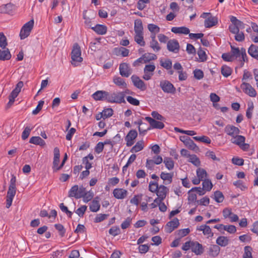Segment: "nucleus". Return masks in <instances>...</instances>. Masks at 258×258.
I'll use <instances>...</instances> for the list:
<instances>
[{"mask_svg":"<svg viewBox=\"0 0 258 258\" xmlns=\"http://www.w3.org/2000/svg\"><path fill=\"white\" fill-rule=\"evenodd\" d=\"M72 64L77 66L79 63L83 61L81 57V48L78 43H75L71 53Z\"/></svg>","mask_w":258,"mask_h":258,"instance_id":"obj_1","label":"nucleus"},{"mask_svg":"<svg viewBox=\"0 0 258 258\" xmlns=\"http://www.w3.org/2000/svg\"><path fill=\"white\" fill-rule=\"evenodd\" d=\"M128 90H126L124 92H118L117 93H109L108 92V95L106 97V101L110 103H120L125 102L124 100V93H127Z\"/></svg>","mask_w":258,"mask_h":258,"instance_id":"obj_2","label":"nucleus"},{"mask_svg":"<svg viewBox=\"0 0 258 258\" xmlns=\"http://www.w3.org/2000/svg\"><path fill=\"white\" fill-rule=\"evenodd\" d=\"M85 188L83 186L79 187L78 185H75L72 187L69 191V197H74L77 199L81 198L85 194Z\"/></svg>","mask_w":258,"mask_h":258,"instance_id":"obj_3","label":"nucleus"},{"mask_svg":"<svg viewBox=\"0 0 258 258\" xmlns=\"http://www.w3.org/2000/svg\"><path fill=\"white\" fill-rule=\"evenodd\" d=\"M34 23L33 19H32L24 25L20 33V37L21 39L26 38L30 35L33 29Z\"/></svg>","mask_w":258,"mask_h":258,"instance_id":"obj_4","label":"nucleus"},{"mask_svg":"<svg viewBox=\"0 0 258 258\" xmlns=\"http://www.w3.org/2000/svg\"><path fill=\"white\" fill-rule=\"evenodd\" d=\"M240 88L243 92L249 96L251 97H255L256 96V91L252 86L245 82L243 83L240 85Z\"/></svg>","mask_w":258,"mask_h":258,"instance_id":"obj_5","label":"nucleus"},{"mask_svg":"<svg viewBox=\"0 0 258 258\" xmlns=\"http://www.w3.org/2000/svg\"><path fill=\"white\" fill-rule=\"evenodd\" d=\"M160 86L165 93L174 94L175 92V88L168 81H161L160 83Z\"/></svg>","mask_w":258,"mask_h":258,"instance_id":"obj_6","label":"nucleus"},{"mask_svg":"<svg viewBox=\"0 0 258 258\" xmlns=\"http://www.w3.org/2000/svg\"><path fill=\"white\" fill-rule=\"evenodd\" d=\"M131 80L133 85L137 88L142 91H144L146 90V85L139 77L136 75H133L131 77Z\"/></svg>","mask_w":258,"mask_h":258,"instance_id":"obj_7","label":"nucleus"},{"mask_svg":"<svg viewBox=\"0 0 258 258\" xmlns=\"http://www.w3.org/2000/svg\"><path fill=\"white\" fill-rule=\"evenodd\" d=\"M214 228L218 229L221 233H224V231H226L230 234H233L236 231V228L232 225H224L223 224H218L214 226Z\"/></svg>","mask_w":258,"mask_h":258,"instance_id":"obj_8","label":"nucleus"},{"mask_svg":"<svg viewBox=\"0 0 258 258\" xmlns=\"http://www.w3.org/2000/svg\"><path fill=\"white\" fill-rule=\"evenodd\" d=\"M180 140L183 142L186 147L188 149L197 151L199 150L198 147L194 141L187 136H182L180 138Z\"/></svg>","mask_w":258,"mask_h":258,"instance_id":"obj_9","label":"nucleus"},{"mask_svg":"<svg viewBox=\"0 0 258 258\" xmlns=\"http://www.w3.org/2000/svg\"><path fill=\"white\" fill-rule=\"evenodd\" d=\"M197 230L202 231L203 234L206 236L207 238L213 237L214 233L209 226L207 224L202 225L197 227Z\"/></svg>","mask_w":258,"mask_h":258,"instance_id":"obj_10","label":"nucleus"},{"mask_svg":"<svg viewBox=\"0 0 258 258\" xmlns=\"http://www.w3.org/2000/svg\"><path fill=\"white\" fill-rule=\"evenodd\" d=\"M167 47L169 51L177 53L179 50V44L176 39H171L167 42Z\"/></svg>","mask_w":258,"mask_h":258,"instance_id":"obj_11","label":"nucleus"},{"mask_svg":"<svg viewBox=\"0 0 258 258\" xmlns=\"http://www.w3.org/2000/svg\"><path fill=\"white\" fill-rule=\"evenodd\" d=\"M145 119L149 123L151 127L153 128L162 129L164 127L163 122L156 120L151 117H146Z\"/></svg>","mask_w":258,"mask_h":258,"instance_id":"obj_12","label":"nucleus"},{"mask_svg":"<svg viewBox=\"0 0 258 258\" xmlns=\"http://www.w3.org/2000/svg\"><path fill=\"white\" fill-rule=\"evenodd\" d=\"M156 59L157 56L155 54L151 53H146L143 55L142 57L137 59L135 63H147L150 61L151 60H155Z\"/></svg>","mask_w":258,"mask_h":258,"instance_id":"obj_13","label":"nucleus"},{"mask_svg":"<svg viewBox=\"0 0 258 258\" xmlns=\"http://www.w3.org/2000/svg\"><path fill=\"white\" fill-rule=\"evenodd\" d=\"M179 224L177 218H174L172 221L168 222L165 226V231L167 233L172 232L175 228H177Z\"/></svg>","mask_w":258,"mask_h":258,"instance_id":"obj_14","label":"nucleus"},{"mask_svg":"<svg viewBox=\"0 0 258 258\" xmlns=\"http://www.w3.org/2000/svg\"><path fill=\"white\" fill-rule=\"evenodd\" d=\"M224 131L228 135L232 137L238 135L240 133V130L238 127L230 124L225 126Z\"/></svg>","mask_w":258,"mask_h":258,"instance_id":"obj_15","label":"nucleus"},{"mask_svg":"<svg viewBox=\"0 0 258 258\" xmlns=\"http://www.w3.org/2000/svg\"><path fill=\"white\" fill-rule=\"evenodd\" d=\"M191 249L192 252H194L196 255H201L204 251L202 244L198 242H192L191 243Z\"/></svg>","mask_w":258,"mask_h":258,"instance_id":"obj_16","label":"nucleus"},{"mask_svg":"<svg viewBox=\"0 0 258 258\" xmlns=\"http://www.w3.org/2000/svg\"><path fill=\"white\" fill-rule=\"evenodd\" d=\"M220 251V248L218 245L212 244L209 246L207 253L210 256L215 257L219 255Z\"/></svg>","mask_w":258,"mask_h":258,"instance_id":"obj_17","label":"nucleus"},{"mask_svg":"<svg viewBox=\"0 0 258 258\" xmlns=\"http://www.w3.org/2000/svg\"><path fill=\"white\" fill-rule=\"evenodd\" d=\"M108 92L105 91H97L92 95V97L95 100H106Z\"/></svg>","mask_w":258,"mask_h":258,"instance_id":"obj_18","label":"nucleus"},{"mask_svg":"<svg viewBox=\"0 0 258 258\" xmlns=\"http://www.w3.org/2000/svg\"><path fill=\"white\" fill-rule=\"evenodd\" d=\"M168 192V189L167 187L163 185H160L156 191V195L158 197L161 198V200H164L166 198Z\"/></svg>","mask_w":258,"mask_h":258,"instance_id":"obj_19","label":"nucleus"},{"mask_svg":"<svg viewBox=\"0 0 258 258\" xmlns=\"http://www.w3.org/2000/svg\"><path fill=\"white\" fill-rule=\"evenodd\" d=\"M128 52V50L123 47H115L113 50V54L117 56H126Z\"/></svg>","mask_w":258,"mask_h":258,"instance_id":"obj_20","label":"nucleus"},{"mask_svg":"<svg viewBox=\"0 0 258 258\" xmlns=\"http://www.w3.org/2000/svg\"><path fill=\"white\" fill-rule=\"evenodd\" d=\"M119 73L123 77L127 78L129 76V67L126 63H121L119 65Z\"/></svg>","mask_w":258,"mask_h":258,"instance_id":"obj_21","label":"nucleus"},{"mask_svg":"<svg viewBox=\"0 0 258 258\" xmlns=\"http://www.w3.org/2000/svg\"><path fill=\"white\" fill-rule=\"evenodd\" d=\"M173 176V173H166L162 172L160 174V177L164 181L165 184H168L172 182Z\"/></svg>","mask_w":258,"mask_h":258,"instance_id":"obj_22","label":"nucleus"},{"mask_svg":"<svg viewBox=\"0 0 258 258\" xmlns=\"http://www.w3.org/2000/svg\"><path fill=\"white\" fill-rule=\"evenodd\" d=\"M91 29L99 35H104L107 32V27L104 25L97 24Z\"/></svg>","mask_w":258,"mask_h":258,"instance_id":"obj_23","label":"nucleus"},{"mask_svg":"<svg viewBox=\"0 0 258 258\" xmlns=\"http://www.w3.org/2000/svg\"><path fill=\"white\" fill-rule=\"evenodd\" d=\"M230 242L229 239L225 236H219L216 241V244L219 246L225 247L227 246Z\"/></svg>","mask_w":258,"mask_h":258,"instance_id":"obj_24","label":"nucleus"},{"mask_svg":"<svg viewBox=\"0 0 258 258\" xmlns=\"http://www.w3.org/2000/svg\"><path fill=\"white\" fill-rule=\"evenodd\" d=\"M14 5L11 3L3 5L0 6V13L11 14L13 12Z\"/></svg>","mask_w":258,"mask_h":258,"instance_id":"obj_25","label":"nucleus"},{"mask_svg":"<svg viewBox=\"0 0 258 258\" xmlns=\"http://www.w3.org/2000/svg\"><path fill=\"white\" fill-rule=\"evenodd\" d=\"M217 23L218 20L216 17L210 16L205 20L204 25L206 28H210L215 26Z\"/></svg>","mask_w":258,"mask_h":258,"instance_id":"obj_26","label":"nucleus"},{"mask_svg":"<svg viewBox=\"0 0 258 258\" xmlns=\"http://www.w3.org/2000/svg\"><path fill=\"white\" fill-rule=\"evenodd\" d=\"M114 197L118 199H123L127 195V191L122 188H116L113 192Z\"/></svg>","mask_w":258,"mask_h":258,"instance_id":"obj_27","label":"nucleus"},{"mask_svg":"<svg viewBox=\"0 0 258 258\" xmlns=\"http://www.w3.org/2000/svg\"><path fill=\"white\" fill-rule=\"evenodd\" d=\"M171 32L175 34H187L189 33V29L185 27H174L171 28Z\"/></svg>","mask_w":258,"mask_h":258,"instance_id":"obj_28","label":"nucleus"},{"mask_svg":"<svg viewBox=\"0 0 258 258\" xmlns=\"http://www.w3.org/2000/svg\"><path fill=\"white\" fill-rule=\"evenodd\" d=\"M248 53L252 57L258 60V46L251 44L248 50Z\"/></svg>","mask_w":258,"mask_h":258,"instance_id":"obj_29","label":"nucleus"},{"mask_svg":"<svg viewBox=\"0 0 258 258\" xmlns=\"http://www.w3.org/2000/svg\"><path fill=\"white\" fill-rule=\"evenodd\" d=\"M245 138L244 136L237 135L232 138L231 142V143L239 146L241 144H242V143L245 142Z\"/></svg>","mask_w":258,"mask_h":258,"instance_id":"obj_30","label":"nucleus"},{"mask_svg":"<svg viewBox=\"0 0 258 258\" xmlns=\"http://www.w3.org/2000/svg\"><path fill=\"white\" fill-rule=\"evenodd\" d=\"M144 148V142L143 140L138 141L130 150V152L137 153L142 150Z\"/></svg>","mask_w":258,"mask_h":258,"instance_id":"obj_31","label":"nucleus"},{"mask_svg":"<svg viewBox=\"0 0 258 258\" xmlns=\"http://www.w3.org/2000/svg\"><path fill=\"white\" fill-rule=\"evenodd\" d=\"M11 58V54L8 48L5 50L0 49V60H9Z\"/></svg>","mask_w":258,"mask_h":258,"instance_id":"obj_32","label":"nucleus"},{"mask_svg":"<svg viewBox=\"0 0 258 258\" xmlns=\"http://www.w3.org/2000/svg\"><path fill=\"white\" fill-rule=\"evenodd\" d=\"M113 83L120 88H126L127 84L123 79L118 76H114L113 79Z\"/></svg>","mask_w":258,"mask_h":258,"instance_id":"obj_33","label":"nucleus"},{"mask_svg":"<svg viewBox=\"0 0 258 258\" xmlns=\"http://www.w3.org/2000/svg\"><path fill=\"white\" fill-rule=\"evenodd\" d=\"M134 30L135 33H143V27L141 20L137 19L135 20Z\"/></svg>","mask_w":258,"mask_h":258,"instance_id":"obj_34","label":"nucleus"},{"mask_svg":"<svg viewBox=\"0 0 258 258\" xmlns=\"http://www.w3.org/2000/svg\"><path fill=\"white\" fill-rule=\"evenodd\" d=\"M29 143L35 145L44 146L45 144V141L39 137H32L30 138Z\"/></svg>","mask_w":258,"mask_h":258,"instance_id":"obj_35","label":"nucleus"},{"mask_svg":"<svg viewBox=\"0 0 258 258\" xmlns=\"http://www.w3.org/2000/svg\"><path fill=\"white\" fill-rule=\"evenodd\" d=\"M135 41L140 46H144L145 45V42L144 40L143 33H135Z\"/></svg>","mask_w":258,"mask_h":258,"instance_id":"obj_36","label":"nucleus"},{"mask_svg":"<svg viewBox=\"0 0 258 258\" xmlns=\"http://www.w3.org/2000/svg\"><path fill=\"white\" fill-rule=\"evenodd\" d=\"M197 175L202 181H203L206 179V178L207 176V173L204 169L199 168L197 170Z\"/></svg>","mask_w":258,"mask_h":258,"instance_id":"obj_37","label":"nucleus"},{"mask_svg":"<svg viewBox=\"0 0 258 258\" xmlns=\"http://www.w3.org/2000/svg\"><path fill=\"white\" fill-rule=\"evenodd\" d=\"M100 207V205L99 201H98L96 200H93V201L91 202V203L89 206L90 211L93 212H97L99 210Z\"/></svg>","mask_w":258,"mask_h":258,"instance_id":"obj_38","label":"nucleus"},{"mask_svg":"<svg viewBox=\"0 0 258 258\" xmlns=\"http://www.w3.org/2000/svg\"><path fill=\"white\" fill-rule=\"evenodd\" d=\"M163 162L165 164L166 167L168 170H172L174 168V162L171 158H164Z\"/></svg>","mask_w":258,"mask_h":258,"instance_id":"obj_39","label":"nucleus"},{"mask_svg":"<svg viewBox=\"0 0 258 258\" xmlns=\"http://www.w3.org/2000/svg\"><path fill=\"white\" fill-rule=\"evenodd\" d=\"M232 55L234 58L236 59L238 57H240L241 55V48L240 49L238 47H234V46L231 45V51Z\"/></svg>","mask_w":258,"mask_h":258,"instance_id":"obj_40","label":"nucleus"},{"mask_svg":"<svg viewBox=\"0 0 258 258\" xmlns=\"http://www.w3.org/2000/svg\"><path fill=\"white\" fill-rule=\"evenodd\" d=\"M203 189L207 191H210L213 187V184L211 180L208 179H205L203 181Z\"/></svg>","mask_w":258,"mask_h":258,"instance_id":"obj_41","label":"nucleus"},{"mask_svg":"<svg viewBox=\"0 0 258 258\" xmlns=\"http://www.w3.org/2000/svg\"><path fill=\"white\" fill-rule=\"evenodd\" d=\"M232 73V69L227 66H223L221 68V74L225 77H228Z\"/></svg>","mask_w":258,"mask_h":258,"instance_id":"obj_42","label":"nucleus"},{"mask_svg":"<svg viewBox=\"0 0 258 258\" xmlns=\"http://www.w3.org/2000/svg\"><path fill=\"white\" fill-rule=\"evenodd\" d=\"M93 196V193L91 191H87L85 188V194L82 198H83V201L85 203H88L92 199Z\"/></svg>","mask_w":258,"mask_h":258,"instance_id":"obj_43","label":"nucleus"},{"mask_svg":"<svg viewBox=\"0 0 258 258\" xmlns=\"http://www.w3.org/2000/svg\"><path fill=\"white\" fill-rule=\"evenodd\" d=\"M188 161L192 163L196 166H199L200 165V160L196 155H190L188 157Z\"/></svg>","mask_w":258,"mask_h":258,"instance_id":"obj_44","label":"nucleus"},{"mask_svg":"<svg viewBox=\"0 0 258 258\" xmlns=\"http://www.w3.org/2000/svg\"><path fill=\"white\" fill-rule=\"evenodd\" d=\"M214 199L217 203H221L223 201L224 197L223 194L217 190L214 192Z\"/></svg>","mask_w":258,"mask_h":258,"instance_id":"obj_45","label":"nucleus"},{"mask_svg":"<svg viewBox=\"0 0 258 258\" xmlns=\"http://www.w3.org/2000/svg\"><path fill=\"white\" fill-rule=\"evenodd\" d=\"M243 258H252V248L250 246H245L244 248Z\"/></svg>","mask_w":258,"mask_h":258,"instance_id":"obj_46","label":"nucleus"},{"mask_svg":"<svg viewBox=\"0 0 258 258\" xmlns=\"http://www.w3.org/2000/svg\"><path fill=\"white\" fill-rule=\"evenodd\" d=\"M160 64L165 69L167 70H169L172 67V61L169 59H167L165 60H161Z\"/></svg>","mask_w":258,"mask_h":258,"instance_id":"obj_47","label":"nucleus"},{"mask_svg":"<svg viewBox=\"0 0 258 258\" xmlns=\"http://www.w3.org/2000/svg\"><path fill=\"white\" fill-rule=\"evenodd\" d=\"M55 229L59 232V234L61 237H63L66 233V229L63 226L60 224H56L54 225Z\"/></svg>","mask_w":258,"mask_h":258,"instance_id":"obj_48","label":"nucleus"},{"mask_svg":"<svg viewBox=\"0 0 258 258\" xmlns=\"http://www.w3.org/2000/svg\"><path fill=\"white\" fill-rule=\"evenodd\" d=\"M193 138L196 141H200L207 144H210L211 142V139L209 137L205 136H203L202 137H194Z\"/></svg>","mask_w":258,"mask_h":258,"instance_id":"obj_49","label":"nucleus"},{"mask_svg":"<svg viewBox=\"0 0 258 258\" xmlns=\"http://www.w3.org/2000/svg\"><path fill=\"white\" fill-rule=\"evenodd\" d=\"M197 54L199 57L200 61L203 62L207 60V55L206 52L202 49H199L198 50Z\"/></svg>","mask_w":258,"mask_h":258,"instance_id":"obj_50","label":"nucleus"},{"mask_svg":"<svg viewBox=\"0 0 258 258\" xmlns=\"http://www.w3.org/2000/svg\"><path fill=\"white\" fill-rule=\"evenodd\" d=\"M8 45L7 38L3 33H0V47L5 48Z\"/></svg>","mask_w":258,"mask_h":258,"instance_id":"obj_51","label":"nucleus"},{"mask_svg":"<svg viewBox=\"0 0 258 258\" xmlns=\"http://www.w3.org/2000/svg\"><path fill=\"white\" fill-rule=\"evenodd\" d=\"M150 46L155 52H158L161 49V47L157 40L151 41L150 42Z\"/></svg>","mask_w":258,"mask_h":258,"instance_id":"obj_52","label":"nucleus"},{"mask_svg":"<svg viewBox=\"0 0 258 258\" xmlns=\"http://www.w3.org/2000/svg\"><path fill=\"white\" fill-rule=\"evenodd\" d=\"M148 29L151 33H157L160 31V28L153 24H148Z\"/></svg>","mask_w":258,"mask_h":258,"instance_id":"obj_53","label":"nucleus"},{"mask_svg":"<svg viewBox=\"0 0 258 258\" xmlns=\"http://www.w3.org/2000/svg\"><path fill=\"white\" fill-rule=\"evenodd\" d=\"M222 58L226 61H232L235 60L231 52L222 54Z\"/></svg>","mask_w":258,"mask_h":258,"instance_id":"obj_54","label":"nucleus"},{"mask_svg":"<svg viewBox=\"0 0 258 258\" xmlns=\"http://www.w3.org/2000/svg\"><path fill=\"white\" fill-rule=\"evenodd\" d=\"M87 207L85 205L82 206L81 207L78 208L75 213L80 217H83L85 212L87 210Z\"/></svg>","mask_w":258,"mask_h":258,"instance_id":"obj_55","label":"nucleus"},{"mask_svg":"<svg viewBox=\"0 0 258 258\" xmlns=\"http://www.w3.org/2000/svg\"><path fill=\"white\" fill-rule=\"evenodd\" d=\"M142 195H135L131 200L130 202L132 204L135 205L136 206H138L139 204V202L142 200Z\"/></svg>","mask_w":258,"mask_h":258,"instance_id":"obj_56","label":"nucleus"},{"mask_svg":"<svg viewBox=\"0 0 258 258\" xmlns=\"http://www.w3.org/2000/svg\"><path fill=\"white\" fill-rule=\"evenodd\" d=\"M16 193V187L9 186L7 191V197L13 198L15 197Z\"/></svg>","mask_w":258,"mask_h":258,"instance_id":"obj_57","label":"nucleus"},{"mask_svg":"<svg viewBox=\"0 0 258 258\" xmlns=\"http://www.w3.org/2000/svg\"><path fill=\"white\" fill-rule=\"evenodd\" d=\"M32 130V127L30 128L29 126H26L23 131L22 134V139L23 140L27 139L31 131Z\"/></svg>","mask_w":258,"mask_h":258,"instance_id":"obj_58","label":"nucleus"},{"mask_svg":"<svg viewBox=\"0 0 258 258\" xmlns=\"http://www.w3.org/2000/svg\"><path fill=\"white\" fill-rule=\"evenodd\" d=\"M113 110L111 108L104 109L102 112L103 115V119L111 116L113 114Z\"/></svg>","mask_w":258,"mask_h":258,"instance_id":"obj_59","label":"nucleus"},{"mask_svg":"<svg viewBox=\"0 0 258 258\" xmlns=\"http://www.w3.org/2000/svg\"><path fill=\"white\" fill-rule=\"evenodd\" d=\"M149 0H139L137 8L140 10H143L146 7V4L149 3Z\"/></svg>","mask_w":258,"mask_h":258,"instance_id":"obj_60","label":"nucleus"},{"mask_svg":"<svg viewBox=\"0 0 258 258\" xmlns=\"http://www.w3.org/2000/svg\"><path fill=\"white\" fill-rule=\"evenodd\" d=\"M109 233L113 236H115L120 233V229L117 226H113L109 229Z\"/></svg>","mask_w":258,"mask_h":258,"instance_id":"obj_61","label":"nucleus"},{"mask_svg":"<svg viewBox=\"0 0 258 258\" xmlns=\"http://www.w3.org/2000/svg\"><path fill=\"white\" fill-rule=\"evenodd\" d=\"M159 186L156 182L151 181L149 185V190L152 192H156Z\"/></svg>","mask_w":258,"mask_h":258,"instance_id":"obj_62","label":"nucleus"},{"mask_svg":"<svg viewBox=\"0 0 258 258\" xmlns=\"http://www.w3.org/2000/svg\"><path fill=\"white\" fill-rule=\"evenodd\" d=\"M108 217V215L107 214H98L94 219V222L95 223L101 222V221L106 219Z\"/></svg>","mask_w":258,"mask_h":258,"instance_id":"obj_63","label":"nucleus"},{"mask_svg":"<svg viewBox=\"0 0 258 258\" xmlns=\"http://www.w3.org/2000/svg\"><path fill=\"white\" fill-rule=\"evenodd\" d=\"M194 77L198 80H201L204 77L203 72L200 69H196L194 71Z\"/></svg>","mask_w":258,"mask_h":258,"instance_id":"obj_64","label":"nucleus"}]
</instances>
